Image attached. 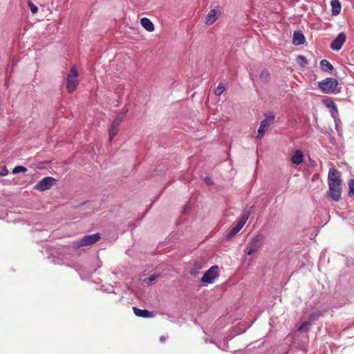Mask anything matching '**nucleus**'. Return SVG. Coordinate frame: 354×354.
Instances as JSON below:
<instances>
[{
    "label": "nucleus",
    "instance_id": "f257e3e1",
    "mask_svg": "<svg viewBox=\"0 0 354 354\" xmlns=\"http://www.w3.org/2000/svg\"><path fill=\"white\" fill-rule=\"evenodd\" d=\"M329 190L328 196L334 201H339L342 194V180L335 168H330L328 174Z\"/></svg>",
    "mask_w": 354,
    "mask_h": 354
},
{
    "label": "nucleus",
    "instance_id": "f03ea898",
    "mask_svg": "<svg viewBox=\"0 0 354 354\" xmlns=\"http://www.w3.org/2000/svg\"><path fill=\"white\" fill-rule=\"evenodd\" d=\"M319 88L325 93H339L341 89L338 87V81L335 78L327 77L319 82Z\"/></svg>",
    "mask_w": 354,
    "mask_h": 354
},
{
    "label": "nucleus",
    "instance_id": "7ed1b4c3",
    "mask_svg": "<svg viewBox=\"0 0 354 354\" xmlns=\"http://www.w3.org/2000/svg\"><path fill=\"white\" fill-rule=\"evenodd\" d=\"M264 238V235L261 234L255 235L248 243V250L246 251V254L252 255L258 252L262 246Z\"/></svg>",
    "mask_w": 354,
    "mask_h": 354
},
{
    "label": "nucleus",
    "instance_id": "20e7f679",
    "mask_svg": "<svg viewBox=\"0 0 354 354\" xmlns=\"http://www.w3.org/2000/svg\"><path fill=\"white\" fill-rule=\"evenodd\" d=\"M265 118L261 122L260 126L258 129L257 138H261L263 134L267 131L268 127L272 124L275 120V115L272 113H264Z\"/></svg>",
    "mask_w": 354,
    "mask_h": 354
},
{
    "label": "nucleus",
    "instance_id": "39448f33",
    "mask_svg": "<svg viewBox=\"0 0 354 354\" xmlns=\"http://www.w3.org/2000/svg\"><path fill=\"white\" fill-rule=\"evenodd\" d=\"M78 73L75 66H73L67 76L66 87L69 93L73 92L78 84Z\"/></svg>",
    "mask_w": 354,
    "mask_h": 354
},
{
    "label": "nucleus",
    "instance_id": "423d86ee",
    "mask_svg": "<svg viewBox=\"0 0 354 354\" xmlns=\"http://www.w3.org/2000/svg\"><path fill=\"white\" fill-rule=\"evenodd\" d=\"M218 277V266H212L202 277L201 281L205 283H212Z\"/></svg>",
    "mask_w": 354,
    "mask_h": 354
},
{
    "label": "nucleus",
    "instance_id": "0eeeda50",
    "mask_svg": "<svg viewBox=\"0 0 354 354\" xmlns=\"http://www.w3.org/2000/svg\"><path fill=\"white\" fill-rule=\"evenodd\" d=\"M56 180L50 176H47L40 180L34 187V189L44 192L50 189L55 183Z\"/></svg>",
    "mask_w": 354,
    "mask_h": 354
},
{
    "label": "nucleus",
    "instance_id": "6e6552de",
    "mask_svg": "<svg viewBox=\"0 0 354 354\" xmlns=\"http://www.w3.org/2000/svg\"><path fill=\"white\" fill-rule=\"evenodd\" d=\"M346 37L344 32H340L337 36L332 41L330 44V48L334 50H339L344 43L346 41Z\"/></svg>",
    "mask_w": 354,
    "mask_h": 354
},
{
    "label": "nucleus",
    "instance_id": "1a4fd4ad",
    "mask_svg": "<svg viewBox=\"0 0 354 354\" xmlns=\"http://www.w3.org/2000/svg\"><path fill=\"white\" fill-rule=\"evenodd\" d=\"M323 103L329 109L332 118L339 115L337 106L332 100L329 98L324 99Z\"/></svg>",
    "mask_w": 354,
    "mask_h": 354
},
{
    "label": "nucleus",
    "instance_id": "9d476101",
    "mask_svg": "<svg viewBox=\"0 0 354 354\" xmlns=\"http://www.w3.org/2000/svg\"><path fill=\"white\" fill-rule=\"evenodd\" d=\"M220 13L219 10H211L205 17V24L208 25L212 24L217 19Z\"/></svg>",
    "mask_w": 354,
    "mask_h": 354
},
{
    "label": "nucleus",
    "instance_id": "9b49d317",
    "mask_svg": "<svg viewBox=\"0 0 354 354\" xmlns=\"http://www.w3.org/2000/svg\"><path fill=\"white\" fill-rule=\"evenodd\" d=\"M134 314L137 317L149 318L154 317V313L152 311H149L147 309H140L137 307H133Z\"/></svg>",
    "mask_w": 354,
    "mask_h": 354
},
{
    "label": "nucleus",
    "instance_id": "f8f14e48",
    "mask_svg": "<svg viewBox=\"0 0 354 354\" xmlns=\"http://www.w3.org/2000/svg\"><path fill=\"white\" fill-rule=\"evenodd\" d=\"M305 41V37L301 30H296L293 33L292 44L298 46L304 44Z\"/></svg>",
    "mask_w": 354,
    "mask_h": 354
},
{
    "label": "nucleus",
    "instance_id": "ddd939ff",
    "mask_svg": "<svg viewBox=\"0 0 354 354\" xmlns=\"http://www.w3.org/2000/svg\"><path fill=\"white\" fill-rule=\"evenodd\" d=\"M292 162L299 165L304 162V155L301 150L297 149L291 158Z\"/></svg>",
    "mask_w": 354,
    "mask_h": 354
},
{
    "label": "nucleus",
    "instance_id": "4468645a",
    "mask_svg": "<svg viewBox=\"0 0 354 354\" xmlns=\"http://www.w3.org/2000/svg\"><path fill=\"white\" fill-rule=\"evenodd\" d=\"M120 124L117 122L113 121L109 129V142H111L113 138L118 134Z\"/></svg>",
    "mask_w": 354,
    "mask_h": 354
},
{
    "label": "nucleus",
    "instance_id": "2eb2a0df",
    "mask_svg": "<svg viewBox=\"0 0 354 354\" xmlns=\"http://www.w3.org/2000/svg\"><path fill=\"white\" fill-rule=\"evenodd\" d=\"M243 227V226H242L241 223L237 222L235 226H234L226 235L227 240H232L235 236V235L242 229Z\"/></svg>",
    "mask_w": 354,
    "mask_h": 354
},
{
    "label": "nucleus",
    "instance_id": "dca6fc26",
    "mask_svg": "<svg viewBox=\"0 0 354 354\" xmlns=\"http://www.w3.org/2000/svg\"><path fill=\"white\" fill-rule=\"evenodd\" d=\"M140 23L142 26L147 31L152 32L154 30V26L149 19L147 17H142L140 19Z\"/></svg>",
    "mask_w": 354,
    "mask_h": 354
},
{
    "label": "nucleus",
    "instance_id": "f3484780",
    "mask_svg": "<svg viewBox=\"0 0 354 354\" xmlns=\"http://www.w3.org/2000/svg\"><path fill=\"white\" fill-rule=\"evenodd\" d=\"M330 6L332 7L333 15H337L340 13L342 6L339 0H332Z\"/></svg>",
    "mask_w": 354,
    "mask_h": 354
},
{
    "label": "nucleus",
    "instance_id": "a211bd4d",
    "mask_svg": "<svg viewBox=\"0 0 354 354\" xmlns=\"http://www.w3.org/2000/svg\"><path fill=\"white\" fill-rule=\"evenodd\" d=\"M259 79L261 82L267 84L270 80V74L267 69H263L261 71L259 75Z\"/></svg>",
    "mask_w": 354,
    "mask_h": 354
},
{
    "label": "nucleus",
    "instance_id": "6ab92c4d",
    "mask_svg": "<svg viewBox=\"0 0 354 354\" xmlns=\"http://www.w3.org/2000/svg\"><path fill=\"white\" fill-rule=\"evenodd\" d=\"M320 67L323 71L328 72L334 69L333 66L327 60L322 59L320 61Z\"/></svg>",
    "mask_w": 354,
    "mask_h": 354
},
{
    "label": "nucleus",
    "instance_id": "aec40b11",
    "mask_svg": "<svg viewBox=\"0 0 354 354\" xmlns=\"http://www.w3.org/2000/svg\"><path fill=\"white\" fill-rule=\"evenodd\" d=\"M335 124V130L337 131L338 136L341 137L342 136V122L338 116L333 118Z\"/></svg>",
    "mask_w": 354,
    "mask_h": 354
},
{
    "label": "nucleus",
    "instance_id": "412c9836",
    "mask_svg": "<svg viewBox=\"0 0 354 354\" xmlns=\"http://www.w3.org/2000/svg\"><path fill=\"white\" fill-rule=\"evenodd\" d=\"M249 216H250V212H248V211L244 212L242 216L239 219L238 223H241V225L242 226H244V225L245 224Z\"/></svg>",
    "mask_w": 354,
    "mask_h": 354
},
{
    "label": "nucleus",
    "instance_id": "4be33fe9",
    "mask_svg": "<svg viewBox=\"0 0 354 354\" xmlns=\"http://www.w3.org/2000/svg\"><path fill=\"white\" fill-rule=\"evenodd\" d=\"M225 86L223 83H220L216 88L214 89V94L217 96H220L225 91Z\"/></svg>",
    "mask_w": 354,
    "mask_h": 354
},
{
    "label": "nucleus",
    "instance_id": "5701e85b",
    "mask_svg": "<svg viewBox=\"0 0 354 354\" xmlns=\"http://www.w3.org/2000/svg\"><path fill=\"white\" fill-rule=\"evenodd\" d=\"M126 112H127V111L125 112H120V113H118L113 121L117 122L118 123L121 124V123L122 122V121L125 117Z\"/></svg>",
    "mask_w": 354,
    "mask_h": 354
},
{
    "label": "nucleus",
    "instance_id": "b1692460",
    "mask_svg": "<svg viewBox=\"0 0 354 354\" xmlns=\"http://www.w3.org/2000/svg\"><path fill=\"white\" fill-rule=\"evenodd\" d=\"M348 185L349 187L348 196H354V179H350L348 182Z\"/></svg>",
    "mask_w": 354,
    "mask_h": 354
},
{
    "label": "nucleus",
    "instance_id": "393cba45",
    "mask_svg": "<svg viewBox=\"0 0 354 354\" xmlns=\"http://www.w3.org/2000/svg\"><path fill=\"white\" fill-rule=\"evenodd\" d=\"M100 239V233H95L94 234L90 235V245L93 244L98 241Z\"/></svg>",
    "mask_w": 354,
    "mask_h": 354
},
{
    "label": "nucleus",
    "instance_id": "a878e982",
    "mask_svg": "<svg viewBox=\"0 0 354 354\" xmlns=\"http://www.w3.org/2000/svg\"><path fill=\"white\" fill-rule=\"evenodd\" d=\"M27 171V168L23 166H16L13 170L12 174H16L19 172H26Z\"/></svg>",
    "mask_w": 354,
    "mask_h": 354
},
{
    "label": "nucleus",
    "instance_id": "bb28decb",
    "mask_svg": "<svg viewBox=\"0 0 354 354\" xmlns=\"http://www.w3.org/2000/svg\"><path fill=\"white\" fill-rule=\"evenodd\" d=\"M28 6L29 8L30 9L31 12L32 14H35L37 12L38 8H37V6H35L31 1H28Z\"/></svg>",
    "mask_w": 354,
    "mask_h": 354
},
{
    "label": "nucleus",
    "instance_id": "cd10ccee",
    "mask_svg": "<svg viewBox=\"0 0 354 354\" xmlns=\"http://www.w3.org/2000/svg\"><path fill=\"white\" fill-rule=\"evenodd\" d=\"M297 61H299V64L301 65V66H304V65H306L308 64V61L306 59V58L303 56V55H299L297 57Z\"/></svg>",
    "mask_w": 354,
    "mask_h": 354
},
{
    "label": "nucleus",
    "instance_id": "c85d7f7f",
    "mask_svg": "<svg viewBox=\"0 0 354 354\" xmlns=\"http://www.w3.org/2000/svg\"><path fill=\"white\" fill-rule=\"evenodd\" d=\"M8 174V170L6 166H3L0 170V176H5Z\"/></svg>",
    "mask_w": 354,
    "mask_h": 354
},
{
    "label": "nucleus",
    "instance_id": "c756f323",
    "mask_svg": "<svg viewBox=\"0 0 354 354\" xmlns=\"http://www.w3.org/2000/svg\"><path fill=\"white\" fill-rule=\"evenodd\" d=\"M204 181L207 185H212L214 183L212 179L209 176L205 177Z\"/></svg>",
    "mask_w": 354,
    "mask_h": 354
},
{
    "label": "nucleus",
    "instance_id": "7c9ffc66",
    "mask_svg": "<svg viewBox=\"0 0 354 354\" xmlns=\"http://www.w3.org/2000/svg\"><path fill=\"white\" fill-rule=\"evenodd\" d=\"M88 245V235L85 236L82 240L81 245Z\"/></svg>",
    "mask_w": 354,
    "mask_h": 354
},
{
    "label": "nucleus",
    "instance_id": "2f4dec72",
    "mask_svg": "<svg viewBox=\"0 0 354 354\" xmlns=\"http://www.w3.org/2000/svg\"><path fill=\"white\" fill-rule=\"evenodd\" d=\"M309 324V322H304L298 328V332H300L302 329H304Z\"/></svg>",
    "mask_w": 354,
    "mask_h": 354
},
{
    "label": "nucleus",
    "instance_id": "473e14b6",
    "mask_svg": "<svg viewBox=\"0 0 354 354\" xmlns=\"http://www.w3.org/2000/svg\"><path fill=\"white\" fill-rule=\"evenodd\" d=\"M157 277H158V276L151 275L148 278V280H149V282H152V281H154L156 279Z\"/></svg>",
    "mask_w": 354,
    "mask_h": 354
},
{
    "label": "nucleus",
    "instance_id": "72a5a7b5",
    "mask_svg": "<svg viewBox=\"0 0 354 354\" xmlns=\"http://www.w3.org/2000/svg\"><path fill=\"white\" fill-rule=\"evenodd\" d=\"M93 261H95L98 263V264H97L98 268L102 266V263L100 261V260L97 258H95Z\"/></svg>",
    "mask_w": 354,
    "mask_h": 354
},
{
    "label": "nucleus",
    "instance_id": "f704fd0d",
    "mask_svg": "<svg viewBox=\"0 0 354 354\" xmlns=\"http://www.w3.org/2000/svg\"><path fill=\"white\" fill-rule=\"evenodd\" d=\"M315 313H311V315H310V318H311V319H315Z\"/></svg>",
    "mask_w": 354,
    "mask_h": 354
},
{
    "label": "nucleus",
    "instance_id": "c9c22d12",
    "mask_svg": "<svg viewBox=\"0 0 354 354\" xmlns=\"http://www.w3.org/2000/svg\"><path fill=\"white\" fill-rule=\"evenodd\" d=\"M160 341H164L165 340V337L163 336L160 337Z\"/></svg>",
    "mask_w": 354,
    "mask_h": 354
},
{
    "label": "nucleus",
    "instance_id": "e433bc0d",
    "mask_svg": "<svg viewBox=\"0 0 354 354\" xmlns=\"http://www.w3.org/2000/svg\"><path fill=\"white\" fill-rule=\"evenodd\" d=\"M191 274H194V271H193V270H192Z\"/></svg>",
    "mask_w": 354,
    "mask_h": 354
}]
</instances>
